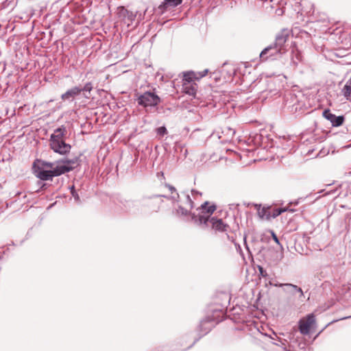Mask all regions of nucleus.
Masks as SVG:
<instances>
[{"label": "nucleus", "mask_w": 351, "mask_h": 351, "mask_svg": "<svg viewBox=\"0 0 351 351\" xmlns=\"http://www.w3.org/2000/svg\"><path fill=\"white\" fill-rule=\"evenodd\" d=\"M82 91V88L77 86L73 87L68 90L65 93L62 94L61 98L63 100H69L71 98H73L75 96L78 95Z\"/></svg>", "instance_id": "11"}, {"label": "nucleus", "mask_w": 351, "mask_h": 351, "mask_svg": "<svg viewBox=\"0 0 351 351\" xmlns=\"http://www.w3.org/2000/svg\"><path fill=\"white\" fill-rule=\"evenodd\" d=\"M208 72V69L204 70L202 72L195 73L193 71H189L184 73V83H191L193 80H199L204 77Z\"/></svg>", "instance_id": "9"}, {"label": "nucleus", "mask_w": 351, "mask_h": 351, "mask_svg": "<svg viewBox=\"0 0 351 351\" xmlns=\"http://www.w3.org/2000/svg\"><path fill=\"white\" fill-rule=\"evenodd\" d=\"M258 215L261 219L269 220L271 218V211L269 208H258Z\"/></svg>", "instance_id": "12"}, {"label": "nucleus", "mask_w": 351, "mask_h": 351, "mask_svg": "<svg viewBox=\"0 0 351 351\" xmlns=\"http://www.w3.org/2000/svg\"><path fill=\"white\" fill-rule=\"evenodd\" d=\"M188 212L189 210L187 208H184L182 207H180L177 210L178 214L180 215H186Z\"/></svg>", "instance_id": "19"}, {"label": "nucleus", "mask_w": 351, "mask_h": 351, "mask_svg": "<svg viewBox=\"0 0 351 351\" xmlns=\"http://www.w3.org/2000/svg\"><path fill=\"white\" fill-rule=\"evenodd\" d=\"M160 102V97L151 92H145L138 97V104L145 108L156 106Z\"/></svg>", "instance_id": "5"}, {"label": "nucleus", "mask_w": 351, "mask_h": 351, "mask_svg": "<svg viewBox=\"0 0 351 351\" xmlns=\"http://www.w3.org/2000/svg\"><path fill=\"white\" fill-rule=\"evenodd\" d=\"M157 133L159 135H164L167 133V129L165 127H160L157 129Z\"/></svg>", "instance_id": "20"}, {"label": "nucleus", "mask_w": 351, "mask_h": 351, "mask_svg": "<svg viewBox=\"0 0 351 351\" xmlns=\"http://www.w3.org/2000/svg\"><path fill=\"white\" fill-rule=\"evenodd\" d=\"M347 82L348 83L349 85H350L351 86V78L347 81Z\"/></svg>", "instance_id": "24"}, {"label": "nucleus", "mask_w": 351, "mask_h": 351, "mask_svg": "<svg viewBox=\"0 0 351 351\" xmlns=\"http://www.w3.org/2000/svg\"><path fill=\"white\" fill-rule=\"evenodd\" d=\"M289 37V34L287 31L283 30L280 32L276 38V42L274 46H269L264 49L260 54L261 58L263 56L271 49H276L277 53H281V51L284 47V45L287 42Z\"/></svg>", "instance_id": "4"}, {"label": "nucleus", "mask_w": 351, "mask_h": 351, "mask_svg": "<svg viewBox=\"0 0 351 351\" xmlns=\"http://www.w3.org/2000/svg\"><path fill=\"white\" fill-rule=\"evenodd\" d=\"M348 317H347L348 318ZM346 319V317H342V319Z\"/></svg>", "instance_id": "25"}, {"label": "nucleus", "mask_w": 351, "mask_h": 351, "mask_svg": "<svg viewBox=\"0 0 351 351\" xmlns=\"http://www.w3.org/2000/svg\"><path fill=\"white\" fill-rule=\"evenodd\" d=\"M341 93L347 100H351V86L348 82L346 83L342 88Z\"/></svg>", "instance_id": "14"}, {"label": "nucleus", "mask_w": 351, "mask_h": 351, "mask_svg": "<svg viewBox=\"0 0 351 351\" xmlns=\"http://www.w3.org/2000/svg\"><path fill=\"white\" fill-rule=\"evenodd\" d=\"M323 117L326 119L328 120L333 127H339L341 125L344 121L343 116L337 117L334 114L331 113L330 110L328 109H326L323 112Z\"/></svg>", "instance_id": "7"}, {"label": "nucleus", "mask_w": 351, "mask_h": 351, "mask_svg": "<svg viewBox=\"0 0 351 351\" xmlns=\"http://www.w3.org/2000/svg\"><path fill=\"white\" fill-rule=\"evenodd\" d=\"M215 209L216 206L215 205H208V202H205L198 209V218L195 215H193L192 218L196 223L199 224L206 223L210 220V217Z\"/></svg>", "instance_id": "3"}, {"label": "nucleus", "mask_w": 351, "mask_h": 351, "mask_svg": "<svg viewBox=\"0 0 351 351\" xmlns=\"http://www.w3.org/2000/svg\"><path fill=\"white\" fill-rule=\"evenodd\" d=\"M119 17L122 19L125 23L129 26L130 23L135 19L136 15L131 12H129L125 8L121 7L118 8Z\"/></svg>", "instance_id": "8"}, {"label": "nucleus", "mask_w": 351, "mask_h": 351, "mask_svg": "<svg viewBox=\"0 0 351 351\" xmlns=\"http://www.w3.org/2000/svg\"><path fill=\"white\" fill-rule=\"evenodd\" d=\"M275 286H279V287L287 286V287H290L293 290L298 291L300 293L301 296L303 295V291H302V289L298 287H297L296 285H292V284H289V283H286V284H280V285L276 284Z\"/></svg>", "instance_id": "16"}, {"label": "nucleus", "mask_w": 351, "mask_h": 351, "mask_svg": "<svg viewBox=\"0 0 351 351\" xmlns=\"http://www.w3.org/2000/svg\"><path fill=\"white\" fill-rule=\"evenodd\" d=\"M183 89L186 94L195 95L197 90V85L191 83H184Z\"/></svg>", "instance_id": "13"}, {"label": "nucleus", "mask_w": 351, "mask_h": 351, "mask_svg": "<svg viewBox=\"0 0 351 351\" xmlns=\"http://www.w3.org/2000/svg\"><path fill=\"white\" fill-rule=\"evenodd\" d=\"M287 208H277L274 209L273 212H271V218H275L280 215L281 213L287 211Z\"/></svg>", "instance_id": "17"}, {"label": "nucleus", "mask_w": 351, "mask_h": 351, "mask_svg": "<svg viewBox=\"0 0 351 351\" xmlns=\"http://www.w3.org/2000/svg\"><path fill=\"white\" fill-rule=\"evenodd\" d=\"M348 317H347L348 318ZM346 319V317H342V319Z\"/></svg>", "instance_id": "26"}, {"label": "nucleus", "mask_w": 351, "mask_h": 351, "mask_svg": "<svg viewBox=\"0 0 351 351\" xmlns=\"http://www.w3.org/2000/svg\"><path fill=\"white\" fill-rule=\"evenodd\" d=\"M271 236H272V238H273L274 241L277 244L280 245L279 240H278V239L277 236L276 235V234H275L273 231H271Z\"/></svg>", "instance_id": "22"}, {"label": "nucleus", "mask_w": 351, "mask_h": 351, "mask_svg": "<svg viewBox=\"0 0 351 351\" xmlns=\"http://www.w3.org/2000/svg\"><path fill=\"white\" fill-rule=\"evenodd\" d=\"M70 161H64L58 164L36 160L33 165L35 176L42 180H49L55 176H60L72 169L69 166Z\"/></svg>", "instance_id": "1"}, {"label": "nucleus", "mask_w": 351, "mask_h": 351, "mask_svg": "<svg viewBox=\"0 0 351 351\" xmlns=\"http://www.w3.org/2000/svg\"><path fill=\"white\" fill-rule=\"evenodd\" d=\"M315 319L313 314L307 315L306 317L300 319L299 322V329L302 334L307 335L309 333L311 328L315 324Z\"/></svg>", "instance_id": "6"}, {"label": "nucleus", "mask_w": 351, "mask_h": 351, "mask_svg": "<svg viewBox=\"0 0 351 351\" xmlns=\"http://www.w3.org/2000/svg\"><path fill=\"white\" fill-rule=\"evenodd\" d=\"M93 88L92 84L90 83H87L85 84L84 87L82 89V90H86L90 92Z\"/></svg>", "instance_id": "21"}, {"label": "nucleus", "mask_w": 351, "mask_h": 351, "mask_svg": "<svg viewBox=\"0 0 351 351\" xmlns=\"http://www.w3.org/2000/svg\"><path fill=\"white\" fill-rule=\"evenodd\" d=\"M166 187L168 188L169 191L171 193H175V195L172 196L173 199H176L177 197H178V194L176 193V189L173 186H172L171 185H169V184H166Z\"/></svg>", "instance_id": "18"}, {"label": "nucleus", "mask_w": 351, "mask_h": 351, "mask_svg": "<svg viewBox=\"0 0 351 351\" xmlns=\"http://www.w3.org/2000/svg\"><path fill=\"white\" fill-rule=\"evenodd\" d=\"M65 128L62 126L54 131L50 137V147L56 153L65 154L70 152L71 146L66 144L63 137L65 135Z\"/></svg>", "instance_id": "2"}, {"label": "nucleus", "mask_w": 351, "mask_h": 351, "mask_svg": "<svg viewBox=\"0 0 351 351\" xmlns=\"http://www.w3.org/2000/svg\"><path fill=\"white\" fill-rule=\"evenodd\" d=\"M186 201L190 208H193V202L189 195L186 196Z\"/></svg>", "instance_id": "23"}, {"label": "nucleus", "mask_w": 351, "mask_h": 351, "mask_svg": "<svg viewBox=\"0 0 351 351\" xmlns=\"http://www.w3.org/2000/svg\"><path fill=\"white\" fill-rule=\"evenodd\" d=\"M211 224L212 228L220 231L223 232L226 231L228 226L227 224L224 223L222 219H216L215 217H212L208 221Z\"/></svg>", "instance_id": "10"}, {"label": "nucleus", "mask_w": 351, "mask_h": 351, "mask_svg": "<svg viewBox=\"0 0 351 351\" xmlns=\"http://www.w3.org/2000/svg\"><path fill=\"white\" fill-rule=\"evenodd\" d=\"M182 0H165V7H176L182 3Z\"/></svg>", "instance_id": "15"}]
</instances>
